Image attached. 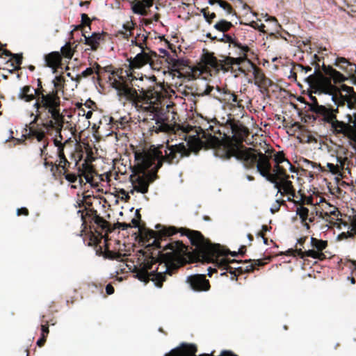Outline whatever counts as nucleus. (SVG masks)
<instances>
[{
  "mask_svg": "<svg viewBox=\"0 0 356 356\" xmlns=\"http://www.w3.org/2000/svg\"><path fill=\"white\" fill-rule=\"evenodd\" d=\"M138 219L133 218L132 227H138L140 241L148 247L170 252L159 251L157 256L140 255L137 264L133 266L136 277L144 282L152 280L161 287L166 275H172L184 266L187 259L195 257L208 250L203 234L197 230L186 227L155 226L156 231L140 227Z\"/></svg>",
  "mask_w": 356,
  "mask_h": 356,
  "instance_id": "1",
  "label": "nucleus"
},
{
  "mask_svg": "<svg viewBox=\"0 0 356 356\" xmlns=\"http://www.w3.org/2000/svg\"><path fill=\"white\" fill-rule=\"evenodd\" d=\"M323 72L315 70L314 74L307 77L309 86L321 92L332 95V99L337 106L336 108L331 106H316L317 114L323 116L325 122H332L337 119L339 107L346 104L350 109L356 108V92L353 87L342 84L341 88L335 85L346 81L347 78L340 72L330 65H323Z\"/></svg>",
  "mask_w": 356,
  "mask_h": 356,
  "instance_id": "2",
  "label": "nucleus"
},
{
  "mask_svg": "<svg viewBox=\"0 0 356 356\" xmlns=\"http://www.w3.org/2000/svg\"><path fill=\"white\" fill-rule=\"evenodd\" d=\"M130 81L136 88L138 95L144 106L145 115L143 120V124L145 129L151 135L153 133H168L171 131V126L168 123V119L163 113V108L159 106L163 95L161 90V86L156 85L155 76L148 77L142 75L137 78L134 73L124 71Z\"/></svg>",
  "mask_w": 356,
  "mask_h": 356,
  "instance_id": "3",
  "label": "nucleus"
},
{
  "mask_svg": "<svg viewBox=\"0 0 356 356\" xmlns=\"http://www.w3.org/2000/svg\"><path fill=\"white\" fill-rule=\"evenodd\" d=\"M211 120L204 121L198 127L183 124L179 126V129L184 134L186 145L184 143L175 145L162 144L159 148L151 150L150 155L162 158L159 163V168L163 163L177 164L183 157L188 156L191 152L197 153L205 147L206 140L211 134Z\"/></svg>",
  "mask_w": 356,
  "mask_h": 356,
  "instance_id": "4",
  "label": "nucleus"
},
{
  "mask_svg": "<svg viewBox=\"0 0 356 356\" xmlns=\"http://www.w3.org/2000/svg\"><path fill=\"white\" fill-rule=\"evenodd\" d=\"M229 126L232 136H227V143L221 145L218 150L220 157L225 160L234 157L242 163L244 168L252 170L261 152L243 145L245 138L249 134L246 127L234 122H231Z\"/></svg>",
  "mask_w": 356,
  "mask_h": 356,
  "instance_id": "5",
  "label": "nucleus"
},
{
  "mask_svg": "<svg viewBox=\"0 0 356 356\" xmlns=\"http://www.w3.org/2000/svg\"><path fill=\"white\" fill-rule=\"evenodd\" d=\"M81 218L84 227L88 226L90 229L88 245L95 246L97 254L109 259H120L121 254L110 250L107 244L108 234L113 231L109 222L99 216L94 209H86Z\"/></svg>",
  "mask_w": 356,
  "mask_h": 356,
  "instance_id": "6",
  "label": "nucleus"
},
{
  "mask_svg": "<svg viewBox=\"0 0 356 356\" xmlns=\"http://www.w3.org/2000/svg\"><path fill=\"white\" fill-rule=\"evenodd\" d=\"M34 92L37 102L33 104L35 113L31 114V117H34L31 125L36 124L40 119L49 120L44 124L46 127H51L54 124L59 125L62 121V115L60 114L61 99L56 90H46L41 79H38L37 88L34 89Z\"/></svg>",
  "mask_w": 356,
  "mask_h": 356,
  "instance_id": "7",
  "label": "nucleus"
},
{
  "mask_svg": "<svg viewBox=\"0 0 356 356\" xmlns=\"http://www.w3.org/2000/svg\"><path fill=\"white\" fill-rule=\"evenodd\" d=\"M160 147L151 145L147 151H136L134 153L135 160L137 162L138 170H135L130 175V181L133 185L131 194L135 191L145 194L149 191V186L157 177L156 172L160 169L159 163L162 158H156L150 155V151Z\"/></svg>",
  "mask_w": 356,
  "mask_h": 356,
  "instance_id": "8",
  "label": "nucleus"
},
{
  "mask_svg": "<svg viewBox=\"0 0 356 356\" xmlns=\"http://www.w3.org/2000/svg\"><path fill=\"white\" fill-rule=\"evenodd\" d=\"M257 159V161L252 169L257 168V171L265 177L268 181L274 184V187L277 189V193L281 196L290 195L293 197H297L296 190L293 186L292 181L289 180L291 177L285 168L286 165H275L273 172H271L272 166L270 162V157L266 154L261 152Z\"/></svg>",
  "mask_w": 356,
  "mask_h": 356,
  "instance_id": "9",
  "label": "nucleus"
},
{
  "mask_svg": "<svg viewBox=\"0 0 356 356\" xmlns=\"http://www.w3.org/2000/svg\"><path fill=\"white\" fill-rule=\"evenodd\" d=\"M111 74L113 76L109 77V81L112 88L117 92L118 100L124 106L130 104L137 111H144V106L139 99L136 88H134L124 70L118 69L116 71H113Z\"/></svg>",
  "mask_w": 356,
  "mask_h": 356,
  "instance_id": "10",
  "label": "nucleus"
},
{
  "mask_svg": "<svg viewBox=\"0 0 356 356\" xmlns=\"http://www.w3.org/2000/svg\"><path fill=\"white\" fill-rule=\"evenodd\" d=\"M229 55L222 56V59H217L214 56H211L208 64L218 70H222L228 72L233 69V65H247L249 67V63H253L248 58V53L250 51V47L246 44H242L237 40L232 45H229Z\"/></svg>",
  "mask_w": 356,
  "mask_h": 356,
  "instance_id": "11",
  "label": "nucleus"
},
{
  "mask_svg": "<svg viewBox=\"0 0 356 356\" xmlns=\"http://www.w3.org/2000/svg\"><path fill=\"white\" fill-rule=\"evenodd\" d=\"M60 114L62 115V121L61 123H59V125L54 124V126H51V127H46L44 124L49 122V120L47 119H40L39 120L42 121V127L44 129L42 128H35V124L31 125V123L29 125H26L25 131L27 132V137L29 138H36L38 142H43V146L42 147L40 148V156H42L47 149L49 143L47 139H45V134L46 132H50L52 131H55L56 134H58V138L60 141L63 140V136L61 135V131L64 126V121H65V115L61 112V108H60Z\"/></svg>",
  "mask_w": 356,
  "mask_h": 356,
  "instance_id": "12",
  "label": "nucleus"
},
{
  "mask_svg": "<svg viewBox=\"0 0 356 356\" xmlns=\"http://www.w3.org/2000/svg\"><path fill=\"white\" fill-rule=\"evenodd\" d=\"M205 242H207V245H208V250L205 251V253L199 254L194 257H191L190 259H186V262L185 265L188 263H194L197 261L207 262V263H216L218 267L219 266V260L223 258V256H226L228 253L230 254L233 257L237 256L238 252H228L227 253L222 249V247L220 244H213L211 243V241L206 238L204 236ZM220 268H222L220 266Z\"/></svg>",
  "mask_w": 356,
  "mask_h": 356,
  "instance_id": "13",
  "label": "nucleus"
},
{
  "mask_svg": "<svg viewBox=\"0 0 356 356\" xmlns=\"http://www.w3.org/2000/svg\"><path fill=\"white\" fill-rule=\"evenodd\" d=\"M161 57L155 51L152 50H141L134 58L130 57L127 59L129 62L128 72H134V70L140 69L145 65L149 64L154 70H159L161 67Z\"/></svg>",
  "mask_w": 356,
  "mask_h": 356,
  "instance_id": "14",
  "label": "nucleus"
},
{
  "mask_svg": "<svg viewBox=\"0 0 356 356\" xmlns=\"http://www.w3.org/2000/svg\"><path fill=\"white\" fill-rule=\"evenodd\" d=\"M211 134L206 140L205 148H213L215 149V154L220 157L218 150L221 145L227 143V134L225 132L226 126L220 124L216 119L211 120Z\"/></svg>",
  "mask_w": 356,
  "mask_h": 356,
  "instance_id": "15",
  "label": "nucleus"
},
{
  "mask_svg": "<svg viewBox=\"0 0 356 356\" xmlns=\"http://www.w3.org/2000/svg\"><path fill=\"white\" fill-rule=\"evenodd\" d=\"M265 263L261 259H249L245 261L230 260L227 258H222L219 260V266L223 269L229 270L234 269L238 274L253 272L257 266H262Z\"/></svg>",
  "mask_w": 356,
  "mask_h": 356,
  "instance_id": "16",
  "label": "nucleus"
},
{
  "mask_svg": "<svg viewBox=\"0 0 356 356\" xmlns=\"http://www.w3.org/2000/svg\"><path fill=\"white\" fill-rule=\"evenodd\" d=\"M311 245L313 248L312 250H308L302 251L301 248L289 249L286 251V255L288 256H296L298 255L300 258L304 259L305 257H312L314 259H318L321 261L325 259L326 257L323 252V250L327 247V241L321 239H318L314 237L311 238Z\"/></svg>",
  "mask_w": 356,
  "mask_h": 356,
  "instance_id": "17",
  "label": "nucleus"
},
{
  "mask_svg": "<svg viewBox=\"0 0 356 356\" xmlns=\"http://www.w3.org/2000/svg\"><path fill=\"white\" fill-rule=\"evenodd\" d=\"M315 212L316 216L328 222L331 225L337 226V227H340L339 223H342L345 226L347 225L346 222H343L342 220L339 218V216H341V213L338 208L328 203L326 204L325 209H322L321 211L315 208Z\"/></svg>",
  "mask_w": 356,
  "mask_h": 356,
  "instance_id": "18",
  "label": "nucleus"
},
{
  "mask_svg": "<svg viewBox=\"0 0 356 356\" xmlns=\"http://www.w3.org/2000/svg\"><path fill=\"white\" fill-rule=\"evenodd\" d=\"M248 70L252 72L254 84L259 87V91L262 94L268 93V88L273 84V82L265 75L262 69L257 67L254 63H249Z\"/></svg>",
  "mask_w": 356,
  "mask_h": 356,
  "instance_id": "19",
  "label": "nucleus"
},
{
  "mask_svg": "<svg viewBox=\"0 0 356 356\" xmlns=\"http://www.w3.org/2000/svg\"><path fill=\"white\" fill-rule=\"evenodd\" d=\"M334 65L343 71L347 76L343 74L347 78L350 79L352 83L356 85V64L350 62L344 57H337L335 59Z\"/></svg>",
  "mask_w": 356,
  "mask_h": 356,
  "instance_id": "20",
  "label": "nucleus"
},
{
  "mask_svg": "<svg viewBox=\"0 0 356 356\" xmlns=\"http://www.w3.org/2000/svg\"><path fill=\"white\" fill-rule=\"evenodd\" d=\"M334 65L343 71L347 76L343 74L347 78L350 79L352 83L356 85V64L350 62L344 57H337L335 59Z\"/></svg>",
  "mask_w": 356,
  "mask_h": 356,
  "instance_id": "21",
  "label": "nucleus"
},
{
  "mask_svg": "<svg viewBox=\"0 0 356 356\" xmlns=\"http://www.w3.org/2000/svg\"><path fill=\"white\" fill-rule=\"evenodd\" d=\"M197 351V346L195 344H186L183 343L181 346V348L176 349L172 351V353L177 354V356H196L195 353ZM200 356H211L209 354L204 353L200 355ZM222 356H238L236 355L233 354L229 351H222Z\"/></svg>",
  "mask_w": 356,
  "mask_h": 356,
  "instance_id": "22",
  "label": "nucleus"
},
{
  "mask_svg": "<svg viewBox=\"0 0 356 356\" xmlns=\"http://www.w3.org/2000/svg\"><path fill=\"white\" fill-rule=\"evenodd\" d=\"M300 198L298 200H295V197L292 196L288 195L287 200L289 202H293L296 205H299V207L296 209V214L299 216L301 219V222L304 224V225L307 227V229H309V223L307 222L308 216H309V209L302 205L304 204L303 198L305 197V195L300 194Z\"/></svg>",
  "mask_w": 356,
  "mask_h": 356,
  "instance_id": "23",
  "label": "nucleus"
},
{
  "mask_svg": "<svg viewBox=\"0 0 356 356\" xmlns=\"http://www.w3.org/2000/svg\"><path fill=\"white\" fill-rule=\"evenodd\" d=\"M327 123L330 124V130L335 136L343 135L350 140H354L353 136L350 134V131L348 123L338 120Z\"/></svg>",
  "mask_w": 356,
  "mask_h": 356,
  "instance_id": "24",
  "label": "nucleus"
},
{
  "mask_svg": "<svg viewBox=\"0 0 356 356\" xmlns=\"http://www.w3.org/2000/svg\"><path fill=\"white\" fill-rule=\"evenodd\" d=\"M186 282L190 284L191 289H209V281L204 275H193L187 277Z\"/></svg>",
  "mask_w": 356,
  "mask_h": 356,
  "instance_id": "25",
  "label": "nucleus"
},
{
  "mask_svg": "<svg viewBox=\"0 0 356 356\" xmlns=\"http://www.w3.org/2000/svg\"><path fill=\"white\" fill-rule=\"evenodd\" d=\"M106 33L102 32L100 33H92L91 35L86 36L84 33H83V36L84 37V44L90 46V49L92 51H97L99 47L101 42L104 40V36L106 35ZM87 49L86 50H88Z\"/></svg>",
  "mask_w": 356,
  "mask_h": 356,
  "instance_id": "26",
  "label": "nucleus"
},
{
  "mask_svg": "<svg viewBox=\"0 0 356 356\" xmlns=\"http://www.w3.org/2000/svg\"><path fill=\"white\" fill-rule=\"evenodd\" d=\"M79 182L81 184L83 183L82 177L85 178L87 182L90 183L93 179V173L95 172V168L91 163H83L78 168Z\"/></svg>",
  "mask_w": 356,
  "mask_h": 356,
  "instance_id": "27",
  "label": "nucleus"
},
{
  "mask_svg": "<svg viewBox=\"0 0 356 356\" xmlns=\"http://www.w3.org/2000/svg\"><path fill=\"white\" fill-rule=\"evenodd\" d=\"M44 60L46 66L56 70L61 65V54L58 51H52L44 56Z\"/></svg>",
  "mask_w": 356,
  "mask_h": 356,
  "instance_id": "28",
  "label": "nucleus"
},
{
  "mask_svg": "<svg viewBox=\"0 0 356 356\" xmlns=\"http://www.w3.org/2000/svg\"><path fill=\"white\" fill-rule=\"evenodd\" d=\"M31 87L30 86H25L20 89V92L18 95V98L24 101L25 102H31L33 100L37 102V97L35 96V92L29 93L31 92Z\"/></svg>",
  "mask_w": 356,
  "mask_h": 356,
  "instance_id": "29",
  "label": "nucleus"
},
{
  "mask_svg": "<svg viewBox=\"0 0 356 356\" xmlns=\"http://www.w3.org/2000/svg\"><path fill=\"white\" fill-rule=\"evenodd\" d=\"M101 68V66L97 63H95L92 67L86 68L81 74L77 75L75 80L76 82H80L83 77L86 78L93 75L94 74L99 75V70Z\"/></svg>",
  "mask_w": 356,
  "mask_h": 356,
  "instance_id": "30",
  "label": "nucleus"
},
{
  "mask_svg": "<svg viewBox=\"0 0 356 356\" xmlns=\"http://www.w3.org/2000/svg\"><path fill=\"white\" fill-rule=\"evenodd\" d=\"M273 160L276 165H281L284 163L291 172H296V168L286 159L283 152H276L273 156Z\"/></svg>",
  "mask_w": 356,
  "mask_h": 356,
  "instance_id": "31",
  "label": "nucleus"
},
{
  "mask_svg": "<svg viewBox=\"0 0 356 356\" xmlns=\"http://www.w3.org/2000/svg\"><path fill=\"white\" fill-rule=\"evenodd\" d=\"M58 156L59 162L56 165V169L58 170L59 168H62L65 172H67L71 163L66 159L64 154V149H63L62 147L60 148L59 152H58Z\"/></svg>",
  "mask_w": 356,
  "mask_h": 356,
  "instance_id": "32",
  "label": "nucleus"
},
{
  "mask_svg": "<svg viewBox=\"0 0 356 356\" xmlns=\"http://www.w3.org/2000/svg\"><path fill=\"white\" fill-rule=\"evenodd\" d=\"M134 2H131V10L135 14H138L143 16H146L148 12L146 8L144 6V3L139 0H134Z\"/></svg>",
  "mask_w": 356,
  "mask_h": 356,
  "instance_id": "33",
  "label": "nucleus"
},
{
  "mask_svg": "<svg viewBox=\"0 0 356 356\" xmlns=\"http://www.w3.org/2000/svg\"><path fill=\"white\" fill-rule=\"evenodd\" d=\"M128 123L127 117H121L118 120L115 119L113 117L110 118L109 124L112 128L116 129H124L126 124Z\"/></svg>",
  "mask_w": 356,
  "mask_h": 356,
  "instance_id": "34",
  "label": "nucleus"
},
{
  "mask_svg": "<svg viewBox=\"0 0 356 356\" xmlns=\"http://www.w3.org/2000/svg\"><path fill=\"white\" fill-rule=\"evenodd\" d=\"M234 25L232 22H228L225 19H220L218 22H216L213 27L215 29H216L218 31L226 33L228 31H229Z\"/></svg>",
  "mask_w": 356,
  "mask_h": 356,
  "instance_id": "35",
  "label": "nucleus"
},
{
  "mask_svg": "<svg viewBox=\"0 0 356 356\" xmlns=\"http://www.w3.org/2000/svg\"><path fill=\"white\" fill-rule=\"evenodd\" d=\"M217 3L226 12L227 15H232L233 16L236 15V10L233 8L232 6L229 3L221 0L217 1Z\"/></svg>",
  "mask_w": 356,
  "mask_h": 356,
  "instance_id": "36",
  "label": "nucleus"
},
{
  "mask_svg": "<svg viewBox=\"0 0 356 356\" xmlns=\"http://www.w3.org/2000/svg\"><path fill=\"white\" fill-rule=\"evenodd\" d=\"M60 51L61 56H63L68 59H71L74 53V49L72 47V44L70 42H67L65 45L62 47Z\"/></svg>",
  "mask_w": 356,
  "mask_h": 356,
  "instance_id": "37",
  "label": "nucleus"
},
{
  "mask_svg": "<svg viewBox=\"0 0 356 356\" xmlns=\"http://www.w3.org/2000/svg\"><path fill=\"white\" fill-rule=\"evenodd\" d=\"M214 90H216L218 92H220V89L218 87H216L215 88L213 86L207 85L206 88L204 90L198 89L199 92H197V95H198V96L211 95V96H213V97H216V94L212 93V92Z\"/></svg>",
  "mask_w": 356,
  "mask_h": 356,
  "instance_id": "38",
  "label": "nucleus"
},
{
  "mask_svg": "<svg viewBox=\"0 0 356 356\" xmlns=\"http://www.w3.org/2000/svg\"><path fill=\"white\" fill-rule=\"evenodd\" d=\"M148 35H145L143 33H138L136 35V40L138 41V47H140L141 50H150L147 46L146 42L147 40Z\"/></svg>",
  "mask_w": 356,
  "mask_h": 356,
  "instance_id": "39",
  "label": "nucleus"
},
{
  "mask_svg": "<svg viewBox=\"0 0 356 356\" xmlns=\"http://www.w3.org/2000/svg\"><path fill=\"white\" fill-rule=\"evenodd\" d=\"M201 13L203 15L206 22L209 24H211L213 19L216 17V13H210L208 7L202 8L201 10Z\"/></svg>",
  "mask_w": 356,
  "mask_h": 356,
  "instance_id": "40",
  "label": "nucleus"
},
{
  "mask_svg": "<svg viewBox=\"0 0 356 356\" xmlns=\"http://www.w3.org/2000/svg\"><path fill=\"white\" fill-rule=\"evenodd\" d=\"M65 82V79L62 76H56L55 79L53 80L52 83L54 84V88L51 90H56L57 94L58 95V90L63 87V83Z\"/></svg>",
  "mask_w": 356,
  "mask_h": 356,
  "instance_id": "41",
  "label": "nucleus"
},
{
  "mask_svg": "<svg viewBox=\"0 0 356 356\" xmlns=\"http://www.w3.org/2000/svg\"><path fill=\"white\" fill-rule=\"evenodd\" d=\"M238 39L235 36L233 37L231 35L225 33L222 35L221 38H218V41L229 43V45H232Z\"/></svg>",
  "mask_w": 356,
  "mask_h": 356,
  "instance_id": "42",
  "label": "nucleus"
},
{
  "mask_svg": "<svg viewBox=\"0 0 356 356\" xmlns=\"http://www.w3.org/2000/svg\"><path fill=\"white\" fill-rule=\"evenodd\" d=\"M90 24H91V20L89 18V17L88 16L87 14L86 13H83L81 14V24L77 26V29H83V26H90Z\"/></svg>",
  "mask_w": 356,
  "mask_h": 356,
  "instance_id": "43",
  "label": "nucleus"
},
{
  "mask_svg": "<svg viewBox=\"0 0 356 356\" xmlns=\"http://www.w3.org/2000/svg\"><path fill=\"white\" fill-rule=\"evenodd\" d=\"M11 60L13 61L15 66H19L22 63L23 56L22 54H14L13 57H11Z\"/></svg>",
  "mask_w": 356,
  "mask_h": 356,
  "instance_id": "44",
  "label": "nucleus"
},
{
  "mask_svg": "<svg viewBox=\"0 0 356 356\" xmlns=\"http://www.w3.org/2000/svg\"><path fill=\"white\" fill-rule=\"evenodd\" d=\"M63 175H65V179L70 183H75L77 180V177H79V174L76 175L75 173H69L68 171L66 172L63 171Z\"/></svg>",
  "mask_w": 356,
  "mask_h": 356,
  "instance_id": "45",
  "label": "nucleus"
},
{
  "mask_svg": "<svg viewBox=\"0 0 356 356\" xmlns=\"http://www.w3.org/2000/svg\"><path fill=\"white\" fill-rule=\"evenodd\" d=\"M309 98L312 100V104L309 105V108L312 112L317 114L316 106H321L322 105L318 104L316 97L310 95Z\"/></svg>",
  "mask_w": 356,
  "mask_h": 356,
  "instance_id": "46",
  "label": "nucleus"
},
{
  "mask_svg": "<svg viewBox=\"0 0 356 356\" xmlns=\"http://www.w3.org/2000/svg\"><path fill=\"white\" fill-rule=\"evenodd\" d=\"M228 104H231L233 106L243 108V106L242 105V100L238 99V96L236 94L234 95H232L231 102H229Z\"/></svg>",
  "mask_w": 356,
  "mask_h": 356,
  "instance_id": "47",
  "label": "nucleus"
},
{
  "mask_svg": "<svg viewBox=\"0 0 356 356\" xmlns=\"http://www.w3.org/2000/svg\"><path fill=\"white\" fill-rule=\"evenodd\" d=\"M222 95H223L224 100L227 103H229V102H231V99L232 98V95H234L235 93L232 92L231 90H229L228 89H223Z\"/></svg>",
  "mask_w": 356,
  "mask_h": 356,
  "instance_id": "48",
  "label": "nucleus"
},
{
  "mask_svg": "<svg viewBox=\"0 0 356 356\" xmlns=\"http://www.w3.org/2000/svg\"><path fill=\"white\" fill-rule=\"evenodd\" d=\"M93 161H95V157L93 156L92 150L88 147L86 149V157L84 159L83 163H91Z\"/></svg>",
  "mask_w": 356,
  "mask_h": 356,
  "instance_id": "49",
  "label": "nucleus"
},
{
  "mask_svg": "<svg viewBox=\"0 0 356 356\" xmlns=\"http://www.w3.org/2000/svg\"><path fill=\"white\" fill-rule=\"evenodd\" d=\"M350 134L353 136L354 140H356V118H353L352 124L348 123Z\"/></svg>",
  "mask_w": 356,
  "mask_h": 356,
  "instance_id": "50",
  "label": "nucleus"
},
{
  "mask_svg": "<svg viewBox=\"0 0 356 356\" xmlns=\"http://www.w3.org/2000/svg\"><path fill=\"white\" fill-rule=\"evenodd\" d=\"M294 70L300 71V72H305V74L312 70V67L309 66H303L301 64H296L294 65Z\"/></svg>",
  "mask_w": 356,
  "mask_h": 356,
  "instance_id": "51",
  "label": "nucleus"
},
{
  "mask_svg": "<svg viewBox=\"0 0 356 356\" xmlns=\"http://www.w3.org/2000/svg\"><path fill=\"white\" fill-rule=\"evenodd\" d=\"M135 26H136V23H134L132 20H130L123 24V29L127 32L133 31V30L135 29Z\"/></svg>",
  "mask_w": 356,
  "mask_h": 356,
  "instance_id": "52",
  "label": "nucleus"
},
{
  "mask_svg": "<svg viewBox=\"0 0 356 356\" xmlns=\"http://www.w3.org/2000/svg\"><path fill=\"white\" fill-rule=\"evenodd\" d=\"M119 193L122 195L121 200H124L126 202H129V200H130V191L127 192L124 189L122 188L119 191Z\"/></svg>",
  "mask_w": 356,
  "mask_h": 356,
  "instance_id": "53",
  "label": "nucleus"
},
{
  "mask_svg": "<svg viewBox=\"0 0 356 356\" xmlns=\"http://www.w3.org/2000/svg\"><path fill=\"white\" fill-rule=\"evenodd\" d=\"M115 228H118V229H122V230H126L128 228H131L132 227L131 224H128V223H126V222H118L115 225Z\"/></svg>",
  "mask_w": 356,
  "mask_h": 356,
  "instance_id": "54",
  "label": "nucleus"
},
{
  "mask_svg": "<svg viewBox=\"0 0 356 356\" xmlns=\"http://www.w3.org/2000/svg\"><path fill=\"white\" fill-rule=\"evenodd\" d=\"M49 332V324L48 322L46 321L45 324L41 325V336H44L45 337H47Z\"/></svg>",
  "mask_w": 356,
  "mask_h": 356,
  "instance_id": "55",
  "label": "nucleus"
},
{
  "mask_svg": "<svg viewBox=\"0 0 356 356\" xmlns=\"http://www.w3.org/2000/svg\"><path fill=\"white\" fill-rule=\"evenodd\" d=\"M270 229H271V227L270 226H268V225H264L261 227V230L259 232L257 233V236L258 237L265 236V233L266 232L270 231Z\"/></svg>",
  "mask_w": 356,
  "mask_h": 356,
  "instance_id": "56",
  "label": "nucleus"
},
{
  "mask_svg": "<svg viewBox=\"0 0 356 356\" xmlns=\"http://www.w3.org/2000/svg\"><path fill=\"white\" fill-rule=\"evenodd\" d=\"M327 167L329 169V171L332 174H337L339 171V167L337 165H334L333 163H327Z\"/></svg>",
  "mask_w": 356,
  "mask_h": 356,
  "instance_id": "57",
  "label": "nucleus"
},
{
  "mask_svg": "<svg viewBox=\"0 0 356 356\" xmlns=\"http://www.w3.org/2000/svg\"><path fill=\"white\" fill-rule=\"evenodd\" d=\"M354 236V234L352 232H342L341 233L338 238L341 240L342 239H346L348 238H353Z\"/></svg>",
  "mask_w": 356,
  "mask_h": 356,
  "instance_id": "58",
  "label": "nucleus"
},
{
  "mask_svg": "<svg viewBox=\"0 0 356 356\" xmlns=\"http://www.w3.org/2000/svg\"><path fill=\"white\" fill-rule=\"evenodd\" d=\"M237 71L241 72V74H243L245 75L248 74L250 72L248 70L247 65H238Z\"/></svg>",
  "mask_w": 356,
  "mask_h": 356,
  "instance_id": "59",
  "label": "nucleus"
},
{
  "mask_svg": "<svg viewBox=\"0 0 356 356\" xmlns=\"http://www.w3.org/2000/svg\"><path fill=\"white\" fill-rule=\"evenodd\" d=\"M29 211L27 208L26 207H22L20 209H17V216H22L24 215L25 216H29Z\"/></svg>",
  "mask_w": 356,
  "mask_h": 356,
  "instance_id": "60",
  "label": "nucleus"
},
{
  "mask_svg": "<svg viewBox=\"0 0 356 356\" xmlns=\"http://www.w3.org/2000/svg\"><path fill=\"white\" fill-rule=\"evenodd\" d=\"M54 143L55 146L58 147V152H59V149L61 147L63 149H64L65 143H62V141H60L58 138H54Z\"/></svg>",
  "mask_w": 356,
  "mask_h": 356,
  "instance_id": "61",
  "label": "nucleus"
},
{
  "mask_svg": "<svg viewBox=\"0 0 356 356\" xmlns=\"http://www.w3.org/2000/svg\"><path fill=\"white\" fill-rule=\"evenodd\" d=\"M280 209V203H279V200H276L275 204L273 205V207L270 209V211L272 213H275L277 212Z\"/></svg>",
  "mask_w": 356,
  "mask_h": 356,
  "instance_id": "62",
  "label": "nucleus"
},
{
  "mask_svg": "<svg viewBox=\"0 0 356 356\" xmlns=\"http://www.w3.org/2000/svg\"><path fill=\"white\" fill-rule=\"evenodd\" d=\"M316 207H314V209H315ZM315 216H317L316 215V212L315 211H311L310 213L309 212V216H308V218H307V220L309 222H314V220H315Z\"/></svg>",
  "mask_w": 356,
  "mask_h": 356,
  "instance_id": "63",
  "label": "nucleus"
},
{
  "mask_svg": "<svg viewBox=\"0 0 356 356\" xmlns=\"http://www.w3.org/2000/svg\"><path fill=\"white\" fill-rule=\"evenodd\" d=\"M47 340V337L44 336H41L40 338L37 341V345L39 347H42L44 345Z\"/></svg>",
  "mask_w": 356,
  "mask_h": 356,
  "instance_id": "64",
  "label": "nucleus"
}]
</instances>
